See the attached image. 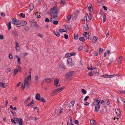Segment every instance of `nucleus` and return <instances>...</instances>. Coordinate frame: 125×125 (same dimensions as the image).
I'll return each mask as SVG.
<instances>
[{"instance_id":"nucleus-30","label":"nucleus","mask_w":125,"mask_h":125,"mask_svg":"<svg viewBox=\"0 0 125 125\" xmlns=\"http://www.w3.org/2000/svg\"><path fill=\"white\" fill-rule=\"evenodd\" d=\"M52 14H53V17H55V18H56V17H57V11L56 12H54V13H52Z\"/></svg>"},{"instance_id":"nucleus-64","label":"nucleus","mask_w":125,"mask_h":125,"mask_svg":"<svg viewBox=\"0 0 125 125\" xmlns=\"http://www.w3.org/2000/svg\"><path fill=\"white\" fill-rule=\"evenodd\" d=\"M120 93L123 94H125V90L123 91V90H121L120 91Z\"/></svg>"},{"instance_id":"nucleus-60","label":"nucleus","mask_w":125,"mask_h":125,"mask_svg":"<svg viewBox=\"0 0 125 125\" xmlns=\"http://www.w3.org/2000/svg\"><path fill=\"white\" fill-rule=\"evenodd\" d=\"M64 87L62 86V87H61L60 88H59V90H60V91H61L62 90L64 89Z\"/></svg>"},{"instance_id":"nucleus-22","label":"nucleus","mask_w":125,"mask_h":125,"mask_svg":"<svg viewBox=\"0 0 125 125\" xmlns=\"http://www.w3.org/2000/svg\"><path fill=\"white\" fill-rule=\"evenodd\" d=\"M33 103L34 101L33 100V99L32 101H31L30 103L28 104L27 105H26V106H32V104H33Z\"/></svg>"},{"instance_id":"nucleus-32","label":"nucleus","mask_w":125,"mask_h":125,"mask_svg":"<svg viewBox=\"0 0 125 125\" xmlns=\"http://www.w3.org/2000/svg\"><path fill=\"white\" fill-rule=\"evenodd\" d=\"M97 101H98L99 103L100 104H101L103 103L104 102V101L101 100H96Z\"/></svg>"},{"instance_id":"nucleus-34","label":"nucleus","mask_w":125,"mask_h":125,"mask_svg":"<svg viewBox=\"0 0 125 125\" xmlns=\"http://www.w3.org/2000/svg\"><path fill=\"white\" fill-rule=\"evenodd\" d=\"M98 39V38L96 36H94L92 40L93 41H94L95 42Z\"/></svg>"},{"instance_id":"nucleus-35","label":"nucleus","mask_w":125,"mask_h":125,"mask_svg":"<svg viewBox=\"0 0 125 125\" xmlns=\"http://www.w3.org/2000/svg\"><path fill=\"white\" fill-rule=\"evenodd\" d=\"M32 24L33 26L35 27H37L38 26L37 23L35 21H34V22L32 23Z\"/></svg>"},{"instance_id":"nucleus-53","label":"nucleus","mask_w":125,"mask_h":125,"mask_svg":"<svg viewBox=\"0 0 125 125\" xmlns=\"http://www.w3.org/2000/svg\"><path fill=\"white\" fill-rule=\"evenodd\" d=\"M18 71L17 69H15L14 70V74H16L18 72Z\"/></svg>"},{"instance_id":"nucleus-3","label":"nucleus","mask_w":125,"mask_h":125,"mask_svg":"<svg viewBox=\"0 0 125 125\" xmlns=\"http://www.w3.org/2000/svg\"><path fill=\"white\" fill-rule=\"evenodd\" d=\"M15 120L18 122L20 125H22L23 124L22 120L20 118H15Z\"/></svg>"},{"instance_id":"nucleus-54","label":"nucleus","mask_w":125,"mask_h":125,"mask_svg":"<svg viewBox=\"0 0 125 125\" xmlns=\"http://www.w3.org/2000/svg\"><path fill=\"white\" fill-rule=\"evenodd\" d=\"M49 21H50V20L48 18H46L45 20V22H48Z\"/></svg>"},{"instance_id":"nucleus-11","label":"nucleus","mask_w":125,"mask_h":125,"mask_svg":"<svg viewBox=\"0 0 125 125\" xmlns=\"http://www.w3.org/2000/svg\"><path fill=\"white\" fill-rule=\"evenodd\" d=\"M65 29L67 31H68L71 28V26L70 25H65Z\"/></svg>"},{"instance_id":"nucleus-15","label":"nucleus","mask_w":125,"mask_h":125,"mask_svg":"<svg viewBox=\"0 0 125 125\" xmlns=\"http://www.w3.org/2000/svg\"><path fill=\"white\" fill-rule=\"evenodd\" d=\"M57 113L58 115H60V114L63 111V109H58L57 110Z\"/></svg>"},{"instance_id":"nucleus-5","label":"nucleus","mask_w":125,"mask_h":125,"mask_svg":"<svg viewBox=\"0 0 125 125\" xmlns=\"http://www.w3.org/2000/svg\"><path fill=\"white\" fill-rule=\"evenodd\" d=\"M12 33L13 34L14 36L16 37H18V31L15 29H14L13 31H11Z\"/></svg>"},{"instance_id":"nucleus-50","label":"nucleus","mask_w":125,"mask_h":125,"mask_svg":"<svg viewBox=\"0 0 125 125\" xmlns=\"http://www.w3.org/2000/svg\"><path fill=\"white\" fill-rule=\"evenodd\" d=\"M29 81V80L31 79V75H29L27 77V78H26Z\"/></svg>"},{"instance_id":"nucleus-56","label":"nucleus","mask_w":125,"mask_h":125,"mask_svg":"<svg viewBox=\"0 0 125 125\" xmlns=\"http://www.w3.org/2000/svg\"><path fill=\"white\" fill-rule=\"evenodd\" d=\"M17 27H21L22 26L21 24L20 23L19 24H16V25Z\"/></svg>"},{"instance_id":"nucleus-46","label":"nucleus","mask_w":125,"mask_h":125,"mask_svg":"<svg viewBox=\"0 0 125 125\" xmlns=\"http://www.w3.org/2000/svg\"><path fill=\"white\" fill-rule=\"evenodd\" d=\"M81 90L82 93L84 94H86V92L84 89H82Z\"/></svg>"},{"instance_id":"nucleus-21","label":"nucleus","mask_w":125,"mask_h":125,"mask_svg":"<svg viewBox=\"0 0 125 125\" xmlns=\"http://www.w3.org/2000/svg\"><path fill=\"white\" fill-rule=\"evenodd\" d=\"M90 122L91 124L94 125L96 124V123L94 120L91 119L90 120Z\"/></svg>"},{"instance_id":"nucleus-37","label":"nucleus","mask_w":125,"mask_h":125,"mask_svg":"<svg viewBox=\"0 0 125 125\" xmlns=\"http://www.w3.org/2000/svg\"><path fill=\"white\" fill-rule=\"evenodd\" d=\"M79 39L80 41H81L82 42H83L85 41L84 38L83 37H80L79 38Z\"/></svg>"},{"instance_id":"nucleus-57","label":"nucleus","mask_w":125,"mask_h":125,"mask_svg":"<svg viewBox=\"0 0 125 125\" xmlns=\"http://www.w3.org/2000/svg\"><path fill=\"white\" fill-rule=\"evenodd\" d=\"M53 22V24L55 25H57L58 23V21H54Z\"/></svg>"},{"instance_id":"nucleus-40","label":"nucleus","mask_w":125,"mask_h":125,"mask_svg":"<svg viewBox=\"0 0 125 125\" xmlns=\"http://www.w3.org/2000/svg\"><path fill=\"white\" fill-rule=\"evenodd\" d=\"M59 32H66V31L64 29H60L59 30Z\"/></svg>"},{"instance_id":"nucleus-10","label":"nucleus","mask_w":125,"mask_h":125,"mask_svg":"<svg viewBox=\"0 0 125 125\" xmlns=\"http://www.w3.org/2000/svg\"><path fill=\"white\" fill-rule=\"evenodd\" d=\"M16 46L15 48L17 51H19L20 49V47L19 46V44L18 42H16L15 43Z\"/></svg>"},{"instance_id":"nucleus-44","label":"nucleus","mask_w":125,"mask_h":125,"mask_svg":"<svg viewBox=\"0 0 125 125\" xmlns=\"http://www.w3.org/2000/svg\"><path fill=\"white\" fill-rule=\"evenodd\" d=\"M10 107L11 109L13 110H16L17 109L16 108V107H12L11 105H10Z\"/></svg>"},{"instance_id":"nucleus-39","label":"nucleus","mask_w":125,"mask_h":125,"mask_svg":"<svg viewBox=\"0 0 125 125\" xmlns=\"http://www.w3.org/2000/svg\"><path fill=\"white\" fill-rule=\"evenodd\" d=\"M16 57H17V58H18V62L19 64L21 63V62H20V58L18 56H16Z\"/></svg>"},{"instance_id":"nucleus-12","label":"nucleus","mask_w":125,"mask_h":125,"mask_svg":"<svg viewBox=\"0 0 125 125\" xmlns=\"http://www.w3.org/2000/svg\"><path fill=\"white\" fill-rule=\"evenodd\" d=\"M87 6H88V8L89 11H91L92 10V5L90 4H88Z\"/></svg>"},{"instance_id":"nucleus-4","label":"nucleus","mask_w":125,"mask_h":125,"mask_svg":"<svg viewBox=\"0 0 125 125\" xmlns=\"http://www.w3.org/2000/svg\"><path fill=\"white\" fill-rule=\"evenodd\" d=\"M73 71H71L68 72L66 73V75L68 78H69L73 76L74 74Z\"/></svg>"},{"instance_id":"nucleus-38","label":"nucleus","mask_w":125,"mask_h":125,"mask_svg":"<svg viewBox=\"0 0 125 125\" xmlns=\"http://www.w3.org/2000/svg\"><path fill=\"white\" fill-rule=\"evenodd\" d=\"M89 19L90 20H91L92 19V17L90 13H89V14L87 15Z\"/></svg>"},{"instance_id":"nucleus-26","label":"nucleus","mask_w":125,"mask_h":125,"mask_svg":"<svg viewBox=\"0 0 125 125\" xmlns=\"http://www.w3.org/2000/svg\"><path fill=\"white\" fill-rule=\"evenodd\" d=\"M39 101L42 102L43 103H45L46 102L45 100L42 97L40 98L39 100Z\"/></svg>"},{"instance_id":"nucleus-20","label":"nucleus","mask_w":125,"mask_h":125,"mask_svg":"<svg viewBox=\"0 0 125 125\" xmlns=\"http://www.w3.org/2000/svg\"><path fill=\"white\" fill-rule=\"evenodd\" d=\"M34 8L33 4L32 3H31L30 5V9L31 10H32Z\"/></svg>"},{"instance_id":"nucleus-19","label":"nucleus","mask_w":125,"mask_h":125,"mask_svg":"<svg viewBox=\"0 0 125 125\" xmlns=\"http://www.w3.org/2000/svg\"><path fill=\"white\" fill-rule=\"evenodd\" d=\"M35 98L36 99L39 100L40 98V94H37L35 95Z\"/></svg>"},{"instance_id":"nucleus-55","label":"nucleus","mask_w":125,"mask_h":125,"mask_svg":"<svg viewBox=\"0 0 125 125\" xmlns=\"http://www.w3.org/2000/svg\"><path fill=\"white\" fill-rule=\"evenodd\" d=\"M9 56L10 59H12V55L11 54H9Z\"/></svg>"},{"instance_id":"nucleus-45","label":"nucleus","mask_w":125,"mask_h":125,"mask_svg":"<svg viewBox=\"0 0 125 125\" xmlns=\"http://www.w3.org/2000/svg\"><path fill=\"white\" fill-rule=\"evenodd\" d=\"M72 18L73 19H75L76 18V15L75 14H73Z\"/></svg>"},{"instance_id":"nucleus-47","label":"nucleus","mask_w":125,"mask_h":125,"mask_svg":"<svg viewBox=\"0 0 125 125\" xmlns=\"http://www.w3.org/2000/svg\"><path fill=\"white\" fill-rule=\"evenodd\" d=\"M100 108H99L98 107H95V111L96 112H97L98 111V110Z\"/></svg>"},{"instance_id":"nucleus-62","label":"nucleus","mask_w":125,"mask_h":125,"mask_svg":"<svg viewBox=\"0 0 125 125\" xmlns=\"http://www.w3.org/2000/svg\"><path fill=\"white\" fill-rule=\"evenodd\" d=\"M115 75L114 74V75H109L108 76V78H111L113 77H115Z\"/></svg>"},{"instance_id":"nucleus-42","label":"nucleus","mask_w":125,"mask_h":125,"mask_svg":"<svg viewBox=\"0 0 125 125\" xmlns=\"http://www.w3.org/2000/svg\"><path fill=\"white\" fill-rule=\"evenodd\" d=\"M11 22H9L8 23V30H10V29H11Z\"/></svg>"},{"instance_id":"nucleus-13","label":"nucleus","mask_w":125,"mask_h":125,"mask_svg":"<svg viewBox=\"0 0 125 125\" xmlns=\"http://www.w3.org/2000/svg\"><path fill=\"white\" fill-rule=\"evenodd\" d=\"M20 23L23 26L25 25H26L27 24V22L24 21H21L20 22Z\"/></svg>"},{"instance_id":"nucleus-1","label":"nucleus","mask_w":125,"mask_h":125,"mask_svg":"<svg viewBox=\"0 0 125 125\" xmlns=\"http://www.w3.org/2000/svg\"><path fill=\"white\" fill-rule=\"evenodd\" d=\"M29 81L26 78H25L24 81L23 82H22V89L23 90L24 89L25 87L28 88L29 85Z\"/></svg>"},{"instance_id":"nucleus-52","label":"nucleus","mask_w":125,"mask_h":125,"mask_svg":"<svg viewBox=\"0 0 125 125\" xmlns=\"http://www.w3.org/2000/svg\"><path fill=\"white\" fill-rule=\"evenodd\" d=\"M89 96H86L84 99V101H86L87 99L88 98Z\"/></svg>"},{"instance_id":"nucleus-33","label":"nucleus","mask_w":125,"mask_h":125,"mask_svg":"<svg viewBox=\"0 0 125 125\" xmlns=\"http://www.w3.org/2000/svg\"><path fill=\"white\" fill-rule=\"evenodd\" d=\"M19 16L20 17H22V18H24L25 17V14L22 13H20L19 14Z\"/></svg>"},{"instance_id":"nucleus-48","label":"nucleus","mask_w":125,"mask_h":125,"mask_svg":"<svg viewBox=\"0 0 125 125\" xmlns=\"http://www.w3.org/2000/svg\"><path fill=\"white\" fill-rule=\"evenodd\" d=\"M34 79L36 82L38 81V75H36L35 76Z\"/></svg>"},{"instance_id":"nucleus-9","label":"nucleus","mask_w":125,"mask_h":125,"mask_svg":"<svg viewBox=\"0 0 125 125\" xmlns=\"http://www.w3.org/2000/svg\"><path fill=\"white\" fill-rule=\"evenodd\" d=\"M94 104L96 105L95 107H98L99 108H100V104L99 103L98 101H96L94 103Z\"/></svg>"},{"instance_id":"nucleus-58","label":"nucleus","mask_w":125,"mask_h":125,"mask_svg":"<svg viewBox=\"0 0 125 125\" xmlns=\"http://www.w3.org/2000/svg\"><path fill=\"white\" fill-rule=\"evenodd\" d=\"M11 122L14 124H16V123L15 122V118H14V119H11Z\"/></svg>"},{"instance_id":"nucleus-43","label":"nucleus","mask_w":125,"mask_h":125,"mask_svg":"<svg viewBox=\"0 0 125 125\" xmlns=\"http://www.w3.org/2000/svg\"><path fill=\"white\" fill-rule=\"evenodd\" d=\"M106 20V16L105 15H104L103 16V22H105Z\"/></svg>"},{"instance_id":"nucleus-61","label":"nucleus","mask_w":125,"mask_h":125,"mask_svg":"<svg viewBox=\"0 0 125 125\" xmlns=\"http://www.w3.org/2000/svg\"><path fill=\"white\" fill-rule=\"evenodd\" d=\"M122 57H121V56L119 57V59L118 60V62L119 63L120 62H121V61L122 60Z\"/></svg>"},{"instance_id":"nucleus-36","label":"nucleus","mask_w":125,"mask_h":125,"mask_svg":"<svg viewBox=\"0 0 125 125\" xmlns=\"http://www.w3.org/2000/svg\"><path fill=\"white\" fill-rule=\"evenodd\" d=\"M61 92V91H60V90H59V88H58L57 89H56L54 91V93H59L60 92Z\"/></svg>"},{"instance_id":"nucleus-41","label":"nucleus","mask_w":125,"mask_h":125,"mask_svg":"<svg viewBox=\"0 0 125 125\" xmlns=\"http://www.w3.org/2000/svg\"><path fill=\"white\" fill-rule=\"evenodd\" d=\"M32 119L33 120L35 121L36 122L38 120V118L36 117H34L32 118Z\"/></svg>"},{"instance_id":"nucleus-16","label":"nucleus","mask_w":125,"mask_h":125,"mask_svg":"<svg viewBox=\"0 0 125 125\" xmlns=\"http://www.w3.org/2000/svg\"><path fill=\"white\" fill-rule=\"evenodd\" d=\"M71 18V15H68V16L66 18V19L67 20V22H69V21L70 20Z\"/></svg>"},{"instance_id":"nucleus-63","label":"nucleus","mask_w":125,"mask_h":125,"mask_svg":"<svg viewBox=\"0 0 125 125\" xmlns=\"http://www.w3.org/2000/svg\"><path fill=\"white\" fill-rule=\"evenodd\" d=\"M65 56L66 57H70V55H69V53L66 54L65 55Z\"/></svg>"},{"instance_id":"nucleus-29","label":"nucleus","mask_w":125,"mask_h":125,"mask_svg":"<svg viewBox=\"0 0 125 125\" xmlns=\"http://www.w3.org/2000/svg\"><path fill=\"white\" fill-rule=\"evenodd\" d=\"M54 33L58 37L60 36V34L58 32L56 31L55 32L54 31Z\"/></svg>"},{"instance_id":"nucleus-2","label":"nucleus","mask_w":125,"mask_h":125,"mask_svg":"<svg viewBox=\"0 0 125 125\" xmlns=\"http://www.w3.org/2000/svg\"><path fill=\"white\" fill-rule=\"evenodd\" d=\"M67 65L68 66H72L74 65V62L72 61V58H69L67 59Z\"/></svg>"},{"instance_id":"nucleus-49","label":"nucleus","mask_w":125,"mask_h":125,"mask_svg":"<svg viewBox=\"0 0 125 125\" xmlns=\"http://www.w3.org/2000/svg\"><path fill=\"white\" fill-rule=\"evenodd\" d=\"M64 38L66 39H68V35L66 34H64Z\"/></svg>"},{"instance_id":"nucleus-31","label":"nucleus","mask_w":125,"mask_h":125,"mask_svg":"<svg viewBox=\"0 0 125 125\" xmlns=\"http://www.w3.org/2000/svg\"><path fill=\"white\" fill-rule=\"evenodd\" d=\"M75 101L74 100H73L70 102V104L72 106H73L74 104Z\"/></svg>"},{"instance_id":"nucleus-51","label":"nucleus","mask_w":125,"mask_h":125,"mask_svg":"<svg viewBox=\"0 0 125 125\" xmlns=\"http://www.w3.org/2000/svg\"><path fill=\"white\" fill-rule=\"evenodd\" d=\"M24 29L26 31H28L29 30V28L27 26H25L24 28Z\"/></svg>"},{"instance_id":"nucleus-27","label":"nucleus","mask_w":125,"mask_h":125,"mask_svg":"<svg viewBox=\"0 0 125 125\" xmlns=\"http://www.w3.org/2000/svg\"><path fill=\"white\" fill-rule=\"evenodd\" d=\"M74 38L75 39L77 40L78 39V35L77 34H74Z\"/></svg>"},{"instance_id":"nucleus-25","label":"nucleus","mask_w":125,"mask_h":125,"mask_svg":"<svg viewBox=\"0 0 125 125\" xmlns=\"http://www.w3.org/2000/svg\"><path fill=\"white\" fill-rule=\"evenodd\" d=\"M116 114L118 116H119L120 115V113L119 111V110L118 109L115 110Z\"/></svg>"},{"instance_id":"nucleus-14","label":"nucleus","mask_w":125,"mask_h":125,"mask_svg":"<svg viewBox=\"0 0 125 125\" xmlns=\"http://www.w3.org/2000/svg\"><path fill=\"white\" fill-rule=\"evenodd\" d=\"M1 87L2 88H5L6 87V85L5 83H4L3 82H1L0 83Z\"/></svg>"},{"instance_id":"nucleus-23","label":"nucleus","mask_w":125,"mask_h":125,"mask_svg":"<svg viewBox=\"0 0 125 125\" xmlns=\"http://www.w3.org/2000/svg\"><path fill=\"white\" fill-rule=\"evenodd\" d=\"M59 67L60 68H61L62 69H65V66L62 63H60L59 64Z\"/></svg>"},{"instance_id":"nucleus-17","label":"nucleus","mask_w":125,"mask_h":125,"mask_svg":"<svg viewBox=\"0 0 125 125\" xmlns=\"http://www.w3.org/2000/svg\"><path fill=\"white\" fill-rule=\"evenodd\" d=\"M11 23L12 24H15L16 25V19L15 18H13L12 19Z\"/></svg>"},{"instance_id":"nucleus-6","label":"nucleus","mask_w":125,"mask_h":125,"mask_svg":"<svg viewBox=\"0 0 125 125\" xmlns=\"http://www.w3.org/2000/svg\"><path fill=\"white\" fill-rule=\"evenodd\" d=\"M57 11V9L55 7H53V8L51 9L50 10V12L52 13Z\"/></svg>"},{"instance_id":"nucleus-24","label":"nucleus","mask_w":125,"mask_h":125,"mask_svg":"<svg viewBox=\"0 0 125 125\" xmlns=\"http://www.w3.org/2000/svg\"><path fill=\"white\" fill-rule=\"evenodd\" d=\"M56 20V18L55 17H53L50 19V21L51 22H52Z\"/></svg>"},{"instance_id":"nucleus-18","label":"nucleus","mask_w":125,"mask_h":125,"mask_svg":"<svg viewBox=\"0 0 125 125\" xmlns=\"http://www.w3.org/2000/svg\"><path fill=\"white\" fill-rule=\"evenodd\" d=\"M44 80L45 82H46L48 83H50L51 82V79L48 78H45Z\"/></svg>"},{"instance_id":"nucleus-7","label":"nucleus","mask_w":125,"mask_h":125,"mask_svg":"<svg viewBox=\"0 0 125 125\" xmlns=\"http://www.w3.org/2000/svg\"><path fill=\"white\" fill-rule=\"evenodd\" d=\"M59 81V80L58 79H56L54 80V85L55 86H57V85Z\"/></svg>"},{"instance_id":"nucleus-8","label":"nucleus","mask_w":125,"mask_h":125,"mask_svg":"<svg viewBox=\"0 0 125 125\" xmlns=\"http://www.w3.org/2000/svg\"><path fill=\"white\" fill-rule=\"evenodd\" d=\"M83 36L85 37L88 38L89 37V33L85 32L83 33Z\"/></svg>"},{"instance_id":"nucleus-28","label":"nucleus","mask_w":125,"mask_h":125,"mask_svg":"<svg viewBox=\"0 0 125 125\" xmlns=\"http://www.w3.org/2000/svg\"><path fill=\"white\" fill-rule=\"evenodd\" d=\"M84 27L85 28V31H88L89 29V27L87 24H86L85 26H84Z\"/></svg>"},{"instance_id":"nucleus-59","label":"nucleus","mask_w":125,"mask_h":125,"mask_svg":"<svg viewBox=\"0 0 125 125\" xmlns=\"http://www.w3.org/2000/svg\"><path fill=\"white\" fill-rule=\"evenodd\" d=\"M93 72H91L89 73V76H91L93 75Z\"/></svg>"}]
</instances>
